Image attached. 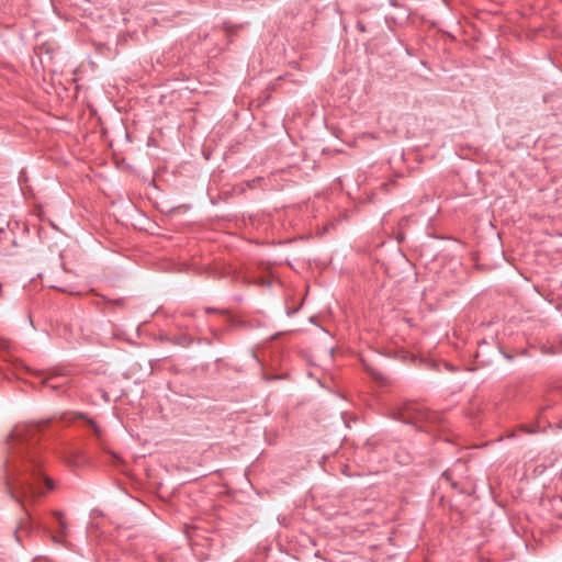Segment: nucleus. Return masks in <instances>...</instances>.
Instances as JSON below:
<instances>
[{"label":"nucleus","mask_w":562,"mask_h":562,"mask_svg":"<svg viewBox=\"0 0 562 562\" xmlns=\"http://www.w3.org/2000/svg\"><path fill=\"white\" fill-rule=\"evenodd\" d=\"M47 423L18 425L8 437L5 484L11 497L21 506L25 501L34 502L54 488V482L42 471V459L36 446L38 432Z\"/></svg>","instance_id":"obj_1"},{"label":"nucleus","mask_w":562,"mask_h":562,"mask_svg":"<svg viewBox=\"0 0 562 562\" xmlns=\"http://www.w3.org/2000/svg\"><path fill=\"white\" fill-rule=\"evenodd\" d=\"M397 419L406 424H417L429 420L431 414L418 403H405L397 412Z\"/></svg>","instance_id":"obj_2"},{"label":"nucleus","mask_w":562,"mask_h":562,"mask_svg":"<svg viewBox=\"0 0 562 562\" xmlns=\"http://www.w3.org/2000/svg\"><path fill=\"white\" fill-rule=\"evenodd\" d=\"M60 379L64 380V378L60 375H49L43 380V384L52 390H57L59 386L64 384V382H57V380Z\"/></svg>","instance_id":"obj_3"},{"label":"nucleus","mask_w":562,"mask_h":562,"mask_svg":"<svg viewBox=\"0 0 562 562\" xmlns=\"http://www.w3.org/2000/svg\"><path fill=\"white\" fill-rule=\"evenodd\" d=\"M54 516L56 517V519H57V521L59 524L60 532H63V535H66V532H67V524H66V521L64 519V515L60 512H55Z\"/></svg>","instance_id":"obj_4"},{"label":"nucleus","mask_w":562,"mask_h":562,"mask_svg":"<svg viewBox=\"0 0 562 562\" xmlns=\"http://www.w3.org/2000/svg\"><path fill=\"white\" fill-rule=\"evenodd\" d=\"M66 535H63V532H59L58 535L52 536V540L56 543H64Z\"/></svg>","instance_id":"obj_5"}]
</instances>
